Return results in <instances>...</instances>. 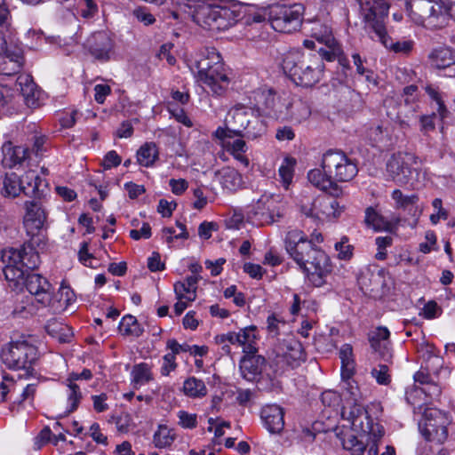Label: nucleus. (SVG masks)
Segmentation results:
<instances>
[{"label": "nucleus", "instance_id": "e2e57ef3", "mask_svg": "<svg viewBox=\"0 0 455 455\" xmlns=\"http://www.w3.org/2000/svg\"><path fill=\"white\" fill-rule=\"evenodd\" d=\"M163 365L161 367V373L164 376H168L171 371H174L177 367V363H175V356L173 354H166L163 357Z\"/></svg>", "mask_w": 455, "mask_h": 455}, {"label": "nucleus", "instance_id": "de8ad7c7", "mask_svg": "<svg viewBox=\"0 0 455 455\" xmlns=\"http://www.w3.org/2000/svg\"><path fill=\"white\" fill-rule=\"evenodd\" d=\"M20 180L22 185L28 188L26 189L29 192V196H36L39 192L43 181L36 172L33 170L26 172L24 175L20 177Z\"/></svg>", "mask_w": 455, "mask_h": 455}, {"label": "nucleus", "instance_id": "4be33fe9", "mask_svg": "<svg viewBox=\"0 0 455 455\" xmlns=\"http://www.w3.org/2000/svg\"><path fill=\"white\" fill-rule=\"evenodd\" d=\"M253 115L254 112L251 108L236 106L228 111L225 119V124L227 128L234 131L233 132L241 137L242 131L248 127L251 116Z\"/></svg>", "mask_w": 455, "mask_h": 455}, {"label": "nucleus", "instance_id": "37998d69", "mask_svg": "<svg viewBox=\"0 0 455 455\" xmlns=\"http://www.w3.org/2000/svg\"><path fill=\"white\" fill-rule=\"evenodd\" d=\"M118 330L124 336L140 337L143 332V329L140 328L136 317L131 315H124L121 319Z\"/></svg>", "mask_w": 455, "mask_h": 455}, {"label": "nucleus", "instance_id": "680f3d73", "mask_svg": "<svg viewBox=\"0 0 455 455\" xmlns=\"http://www.w3.org/2000/svg\"><path fill=\"white\" fill-rule=\"evenodd\" d=\"M341 379L344 383V388L350 394L352 399L357 402L361 395L356 382L352 377Z\"/></svg>", "mask_w": 455, "mask_h": 455}, {"label": "nucleus", "instance_id": "7ed1b4c3", "mask_svg": "<svg viewBox=\"0 0 455 455\" xmlns=\"http://www.w3.org/2000/svg\"><path fill=\"white\" fill-rule=\"evenodd\" d=\"M324 58L315 52L291 51L284 55L283 69L298 85L313 86L323 75Z\"/></svg>", "mask_w": 455, "mask_h": 455}, {"label": "nucleus", "instance_id": "b1692460", "mask_svg": "<svg viewBox=\"0 0 455 455\" xmlns=\"http://www.w3.org/2000/svg\"><path fill=\"white\" fill-rule=\"evenodd\" d=\"M284 411L276 404L265 406L261 411V419L265 427L271 434H280L284 427Z\"/></svg>", "mask_w": 455, "mask_h": 455}, {"label": "nucleus", "instance_id": "412c9836", "mask_svg": "<svg viewBox=\"0 0 455 455\" xmlns=\"http://www.w3.org/2000/svg\"><path fill=\"white\" fill-rule=\"evenodd\" d=\"M20 390L22 393L13 401V403L20 404L28 399L32 400L36 390V384L29 383L24 387L22 383L15 381L12 378L3 377V380L0 383V402L5 401L9 393L12 394Z\"/></svg>", "mask_w": 455, "mask_h": 455}, {"label": "nucleus", "instance_id": "ddd939ff", "mask_svg": "<svg viewBox=\"0 0 455 455\" xmlns=\"http://www.w3.org/2000/svg\"><path fill=\"white\" fill-rule=\"evenodd\" d=\"M359 5L360 14L372 28L375 35L378 27L385 28V19L387 17L389 5L385 0H355Z\"/></svg>", "mask_w": 455, "mask_h": 455}, {"label": "nucleus", "instance_id": "4468645a", "mask_svg": "<svg viewBox=\"0 0 455 455\" xmlns=\"http://www.w3.org/2000/svg\"><path fill=\"white\" fill-rule=\"evenodd\" d=\"M310 32L313 39L319 44H324L326 47V49L323 47L317 49V53L328 61L334 60L339 53V47L332 35L331 29L325 24L314 21Z\"/></svg>", "mask_w": 455, "mask_h": 455}, {"label": "nucleus", "instance_id": "5701e85b", "mask_svg": "<svg viewBox=\"0 0 455 455\" xmlns=\"http://www.w3.org/2000/svg\"><path fill=\"white\" fill-rule=\"evenodd\" d=\"M4 257H9L12 262L20 264L26 272L37 267L40 262L39 254L31 247L10 248L4 251Z\"/></svg>", "mask_w": 455, "mask_h": 455}, {"label": "nucleus", "instance_id": "5fc2aeb1", "mask_svg": "<svg viewBox=\"0 0 455 455\" xmlns=\"http://www.w3.org/2000/svg\"><path fill=\"white\" fill-rule=\"evenodd\" d=\"M371 374L379 385L387 386L391 381L389 369L385 364H379L378 366L374 367L371 370Z\"/></svg>", "mask_w": 455, "mask_h": 455}, {"label": "nucleus", "instance_id": "69168bd1", "mask_svg": "<svg viewBox=\"0 0 455 455\" xmlns=\"http://www.w3.org/2000/svg\"><path fill=\"white\" fill-rule=\"evenodd\" d=\"M426 91L428 93V95L436 101V104L438 106L437 112H438L440 118L443 120L446 116L448 111H447L443 102L441 100V98H440L438 92L431 87H427Z\"/></svg>", "mask_w": 455, "mask_h": 455}, {"label": "nucleus", "instance_id": "20e7f679", "mask_svg": "<svg viewBox=\"0 0 455 455\" xmlns=\"http://www.w3.org/2000/svg\"><path fill=\"white\" fill-rule=\"evenodd\" d=\"M407 11L424 26L442 28L455 17V0H412L407 3Z\"/></svg>", "mask_w": 455, "mask_h": 455}, {"label": "nucleus", "instance_id": "6e6d98bb", "mask_svg": "<svg viewBox=\"0 0 455 455\" xmlns=\"http://www.w3.org/2000/svg\"><path fill=\"white\" fill-rule=\"evenodd\" d=\"M177 227L180 229V233L175 234V230L172 228H164L162 232L166 236V243H172L173 239H187L188 237V233L186 230V226L179 221H177Z\"/></svg>", "mask_w": 455, "mask_h": 455}, {"label": "nucleus", "instance_id": "c9c22d12", "mask_svg": "<svg viewBox=\"0 0 455 455\" xmlns=\"http://www.w3.org/2000/svg\"><path fill=\"white\" fill-rule=\"evenodd\" d=\"M219 65H224L220 54L214 49H205L196 60L197 72H203Z\"/></svg>", "mask_w": 455, "mask_h": 455}, {"label": "nucleus", "instance_id": "864d4df0", "mask_svg": "<svg viewBox=\"0 0 455 455\" xmlns=\"http://www.w3.org/2000/svg\"><path fill=\"white\" fill-rule=\"evenodd\" d=\"M334 248L338 252V258L343 260H348L353 256L354 247L348 243V238L343 236L339 242L334 244Z\"/></svg>", "mask_w": 455, "mask_h": 455}, {"label": "nucleus", "instance_id": "338daca9", "mask_svg": "<svg viewBox=\"0 0 455 455\" xmlns=\"http://www.w3.org/2000/svg\"><path fill=\"white\" fill-rule=\"evenodd\" d=\"M169 110L178 122L183 124L188 127L192 126L191 120L188 118V116L186 115L182 108L178 107H172V105H170Z\"/></svg>", "mask_w": 455, "mask_h": 455}, {"label": "nucleus", "instance_id": "cd10ccee", "mask_svg": "<svg viewBox=\"0 0 455 455\" xmlns=\"http://www.w3.org/2000/svg\"><path fill=\"white\" fill-rule=\"evenodd\" d=\"M14 89L21 93L28 106L36 104L37 91L31 76L20 74L15 82Z\"/></svg>", "mask_w": 455, "mask_h": 455}, {"label": "nucleus", "instance_id": "39448f33", "mask_svg": "<svg viewBox=\"0 0 455 455\" xmlns=\"http://www.w3.org/2000/svg\"><path fill=\"white\" fill-rule=\"evenodd\" d=\"M1 358L8 368L22 370L25 371L24 376H31L34 373V364L38 359V350L35 345L21 337L2 347Z\"/></svg>", "mask_w": 455, "mask_h": 455}, {"label": "nucleus", "instance_id": "603ef678", "mask_svg": "<svg viewBox=\"0 0 455 455\" xmlns=\"http://www.w3.org/2000/svg\"><path fill=\"white\" fill-rule=\"evenodd\" d=\"M176 299H185L187 301H194L196 298V291L188 286L183 281L174 283Z\"/></svg>", "mask_w": 455, "mask_h": 455}, {"label": "nucleus", "instance_id": "052dcab7", "mask_svg": "<svg viewBox=\"0 0 455 455\" xmlns=\"http://www.w3.org/2000/svg\"><path fill=\"white\" fill-rule=\"evenodd\" d=\"M99 12L98 5L94 0H83V5L80 8V14L84 19H92Z\"/></svg>", "mask_w": 455, "mask_h": 455}, {"label": "nucleus", "instance_id": "a211bd4d", "mask_svg": "<svg viewBox=\"0 0 455 455\" xmlns=\"http://www.w3.org/2000/svg\"><path fill=\"white\" fill-rule=\"evenodd\" d=\"M28 291L35 297L42 307L51 304L52 284L39 274L28 273L23 281Z\"/></svg>", "mask_w": 455, "mask_h": 455}, {"label": "nucleus", "instance_id": "473e14b6", "mask_svg": "<svg viewBox=\"0 0 455 455\" xmlns=\"http://www.w3.org/2000/svg\"><path fill=\"white\" fill-rule=\"evenodd\" d=\"M13 33L10 11L5 1L0 0V50H3L5 46V40H11Z\"/></svg>", "mask_w": 455, "mask_h": 455}, {"label": "nucleus", "instance_id": "393cba45", "mask_svg": "<svg viewBox=\"0 0 455 455\" xmlns=\"http://www.w3.org/2000/svg\"><path fill=\"white\" fill-rule=\"evenodd\" d=\"M3 159L4 167L13 168L21 164L28 156V149L20 146H14L11 141H6L2 146Z\"/></svg>", "mask_w": 455, "mask_h": 455}, {"label": "nucleus", "instance_id": "58836bf2", "mask_svg": "<svg viewBox=\"0 0 455 455\" xmlns=\"http://www.w3.org/2000/svg\"><path fill=\"white\" fill-rule=\"evenodd\" d=\"M4 251L2 254V259L5 263V267L3 269L5 279L10 282H15L17 283L20 281H24L27 274L26 270L23 269L20 264L12 262L11 258L6 257L4 259Z\"/></svg>", "mask_w": 455, "mask_h": 455}, {"label": "nucleus", "instance_id": "f3484780", "mask_svg": "<svg viewBox=\"0 0 455 455\" xmlns=\"http://www.w3.org/2000/svg\"><path fill=\"white\" fill-rule=\"evenodd\" d=\"M234 131L228 128L219 127L214 132V136L220 140L221 146L229 152L237 161L244 166H248L250 162L244 153L247 151V146L243 140L241 138H235L237 136Z\"/></svg>", "mask_w": 455, "mask_h": 455}, {"label": "nucleus", "instance_id": "a878e982", "mask_svg": "<svg viewBox=\"0 0 455 455\" xmlns=\"http://www.w3.org/2000/svg\"><path fill=\"white\" fill-rule=\"evenodd\" d=\"M428 62L433 68L446 69L455 65V51L448 46H439L428 54Z\"/></svg>", "mask_w": 455, "mask_h": 455}, {"label": "nucleus", "instance_id": "0eeeda50", "mask_svg": "<svg viewBox=\"0 0 455 455\" xmlns=\"http://www.w3.org/2000/svg\"><path fill=\"white\" fill-rule=\"evenodd\" d=\"M341 416L351 424L355 431L361 432L363 435L369 436V440L372 443L369 449V453L377 455V443L384 435L383 427L379 423L373 422L363 405L355 401L348 409H342Z\"/></svg>", "mask_w": 455, "mask_h": 455}, {"label": "nucleus", "instance_id": "dca6fc26", "mask_svg": "<svg viewBox=\"0 0 455 455\" xmlns=\"http://www.w3.org/2000/svg\"><path fill=\"white\" fill-rule=\"evenodd\" d=\"M84 45L94 59L106 62L114 52L115 44L108 32L97 31L86 39Z\"/></svg>", "mask_w": 455, "mask_h": 455}, {"label": "nucleus", "instance_id": "bb28decb", "mask_svg": "<svg viewBox=\"0 0 455 455\" xmlns=\"http://www.w3.org/2000/svg\"><path fill=\"white\" fill-rule=\"evenodd\" d=\"M265 359L262 356L246 355L240 362L242 375L247 380H253L262 371Z\"/></svg>", "mask_w": 455, "mask_h": 455}, {"label": "nucleus", "instance_id": "9b49d317", "mask_svg": "<svg viewBox=\"0 0 455 455\" xmlns=\"http://www.w3.org/2000/svg\"><path fill=\"white\" fill-rule=\"evenodd\" d=\"M337 196H323L316 197L311 204L301 206V212L315 222H323L339 217L343 207L335 198Z\"/></svg>", "mask_w": 455, "mask_h": 455}, {"label": "nucleus", "instance_id": "423d86ee", "mask_svg": "<svg viewBox=\"0 0 455 455\" xmlns=\"http://www.w3.org/2000/svg\"><path fill=\"white\" fill-rule=\"evenodd\" d=\"M388 177L397 185H411L425 180V172L420 169L418 157L411 153L393 154L386 164Z\"/></svg>", "mask_w": 455, "mask_h": 455}, {"label": "nucleus", "instance_id": "c03bdc74", "mask_svg": "<svg viewBox=\"0 0 455 455\" xmlns=\"http://www.w3.org/2000/svg\"><path fill=\"white\" fill-rule=\"evenodd\" d=\"M183 391L186 395L193 398L203 397L207 394V388L203 380L195 377L188 378L183 384Z\"/></svg>", "mask_w": 455, "mask_h": 455}, {"label": "nucleus", "instance_id": "2f4dec72", "mask_svg": "<svg viewBox=\"0 0 455 455\" xmlns=\"http://www.w3.org/2000/svg\"><path fill=\"white\" fill-rule=\"evenodd\" d=\"M216 176L222 188L229 191L238 189L243 183L241 174L234 168H222L216 173Z\"/></svg>", "mask_w": 455, "mask_h": 455}, {"label": "nucleus", "instance_id": "3c124183", "mask_svg": "<svg viewBox=\"0 0 455 455\" xmlns=\"http://www.w3.org/2000/svg\"><path fill=\"white\" fill-rule=\"evenodd\" d=\"M68 387L69 389L68 395V409L66 413L69 414L77 409L82 399V393L80 391L79 386L76 383L68 384Z\"/></svg>", "mask_w": 455, "mask_h": 455}, {"label": "nucleus", "instance_id": "13d9d810", "mask_svg": "<svg viewBox=\"0 0 455 455\" xmlns=\"http://www.w3.org/2000/svg\"><path fill=\"white\" fill-rule=\"evenodd\" d=\"M443 313L441 307L435 300H429L422 308L419 314L426 319H435L439 317Z\"/></svg>", "mask_w": 455, "mask_h": 455}, {"label": "nucleus", "instance_id": "bf43d9fd", "mask_svg": "<svg viewBox=\"0 0 455 455\" xmlns=\"http://www.w3.org/2000/svg\"><path fill=\"white\" fill-rule=\"evenodd\" d=\"M279 176L284 188H287L293 177V163L290 159H285V163L279 167Z\"/></svg>", "mask_w": 455, "mask_h": 455}, {"label": "nucleus", "instance_id": "6ab92c4d", "mask_svg": "<svg viewBox=\"0 0 455 455\" xmlns=\"http://www.w3.org/2000/svg\"><path fill=\"white\" fill-rule=\"evenodd\" d=\"M197 79L217 95H221L229 84L224 65H217L203 72H197Z\"/></svg>", "mask_w": 455, "mask_h": 455}, {"label": "nucleus", "instance_id": "f8f14e48", "mask_svg": "<svg viewBox=\"0 0 455 455\" xmlns=\"http://www.w3.org/2000/svg\"><path fill=\"white\" fill-rule=\"evenodd\" d=\"M196 19L198 22L202 20L208 29L225 30L235 24L238 14L225 6H205L198 11Z\"/></svg>", "mask_w": 455, "mask_h": 455}, {"label": "nucleus", "instance_id": "c756f323", "mask_svg": "<svg viewBox=\"0 0 455 455\" xmlns=\"http://www.w3.org/2000/svg\"><path fill=\"white\" fill-rule=\"evenodd\" d=\"M59 299H54L51 294V304L45 305L52 314H58L66 310L68 306L76 301V295L68 286H61L59 291Z\"/></svg>", "mask_w": 455, "mask_h": 455}, {"label": "nucleus", "instance_id": "f257e3e1", "mask_svg": "<svg viewBox=\"0 0 455 455\" xmlns=\"http://www.w3.org/2000/svg\"><path fill=\"white\" fill-rule=\"evenodd\" d=\"M284 244L287 253L307 274L309 282L316 287L323 286L331 272L328 255L308 241L307 236L299 229L287 232Z\"/></svg>", "mask_w": 455, "mask_h": 455}, {"label": "nucleus", "instance_id": "09e8293b", "mask_svg": "<svg viewBox=\"0 0 455 455\" xmlns=\"http://www.w3.org/2000/svg\"><path fill=\"white\" fill-rule=\"evenodd\" d=\"M365 223L376 231L387 230L389 223L372 208H367L365 212Z\"/></svg>", "mask_w": 455, "mask_h": 455}, {"label": "nucleus", "instance_id": "aec40b11", "mask_svg": "<svg viewBox=\"0 0 455 455\" xmlns=\"http://www.w3.org/2000/svg\"><path fill=\"white\" fill-rule=\"evenodd\" d=\"M7 42L5 40V46L0 50V75L4 76L18 74L24 61L22 51L17 47H8Z\"/></svg>", "mask_w": 455, "mask_h": 455}, {"label": "nucleus", "instance_id": "1a4fd4ad", "mask_svg": "<svg viewBox=\"0 0 455 455\" xmlns=\"http://www.w3.org/2000/svg\"><path fill=\"white\" fill-rule=\"evenodd\" d=\"M285 212V205L278 196H262L247 212L248 219L260 225L279 221Z\"/></svg>", "mask_w": 455, "mask_h": 455}, {"label": "nucleus", "instance_id": "e433bc0d", "mask_svg": "<svg viewBox=\"0 0 455 455\" xmlns=\"http://www.w3.org/2000/svg\"><path fill=\"white\" fill-rule=\"evenodd\" d=\"M336 435L343 448L351 451L353 455H362L364 452L366 448L364 443L359 440L353 433L337 432Z\"/></svg>", "mask_w": 455, "mask_h": 455}, {"label": "nucleus", "instance_id": "a18cd8bd", "mask_svg": "<svg viewBox=\"0 0 455 455\" xmlns=\"http://www.w3.org/2000/svg\"><path fill=\"white\" fill-rule=\"evenodd\" d=\"M153 379V375L149 365L141 363L133 366L132 371V380L135 386L145 385Z\"/></svg>", "mask_w": 455, "mask_h": 455}, {"label": "nucleus", "instance_id": "7c9ffc66", "mask_svg": "<svg viewBox=\"0 0 455 455\" xmlns=\"http://www.w3.org/2000/svg\"><path fill=\"white\" fill-rule=\"evenodd\" d=\"M26 188H28L20 183V177L12 172L5 175L1 194L3 196L9 198H15L21 192L26 196H29V192Z\"/></svg>", "mask_w": 455, "mask_h": 455}, {"label": "nucleus", "instance_id": "2eb2a0df", "mask_svg": "<svg viewBox=\"0 0 455 455\" xmlns=\"http://www.w3.org/2000/svg\"><path fill=\"white\" fill-rule=\"evenodd\" d=\"M24 210L23 225L28 235L33 236L44 227L47 212L43 203L38 199L25 201Z\"/></svg>", "mask_w": 455, "mask_h": 455}, {"label": "nucleus", "instance_id": "0e129e2a", "mask_svg": "<svg viewBox=\"0 0 455 455\" xmlns=\"http://www.w3.org/2000/svg\"><path fill=\"white\" fill-rule=\"evenodd\" d=\"M321 400L323 405L328 407L338 406L340 403L339 395L336 392L331 390L323 392L322 394Z\"/></svg>", "mask_w": 455, "mask_h": 455}, {"label": "nucleus", "instance_id": "8fccbe9b", "mask_svg": "<svg viewBox=\"0 0 455 455\" xmlns=\"http://www.w3.org/2000/svg\"><path fill=\"white\" fill-rule=\"evenodd\" d=\"M392 199L395 202L397 208L407 209L417 204L419 197L416 195L404 196L400 189L392 193Z\"/></svg>", "mask_w": 455, "mask_h": 455}, {"label": "nucleus", "instance_id": "ea45409f", "mask_svg": "<svg viewBox=\"0 0 455 455\" xmlns=\"http://www.w3.org/2000/svg\"><path fill=\"white\" fill-rule=\"evenodd\" d=\"M310 114L309 106L301 100H295L286 106V115L296 122L300 123L306 120Z\"/></svg>", "mask_w": 455, "mask_h": 455}, {"label": "nucleus", "instance_id": "a19ab883", "mask_svg": "<svg viewBox=\"0 0 455 455\" xmlns=\"http://www.w3.org/2000/svg\"><path fill=\"white\" fill-rule=\"evenodd\" d=\"M158 157V150L155 143H145L137 152V161L144 167H150Z\"/></svg>", "mask_w": 455, "mask_h": 455}, {"label": "nucleus", "instance_id": "774afa93", "mask_svg": "<svg viewBox=\"0 0 455 455\" xmlns=\"http://www.w3.org/2000/svg\"><path fill=\"white\" fill-rule=\"evenodd\" d=\"M240 336L238 335V332L230 331L226 334L218 335L215 337V342L217 344H224V343H230L233 345L239 346V342L241 341Z\"/></svg>", "mask_w": 455, "mask_h": 455}, {"label": "nucleus", "instance_id": "f704fd0d", "mask_svg": "<svg viewBox=\"0 0 455 455\" xmlns=\"http://www.w3.org/2000/svg\"><path fill=\"white\" fill-rule=\"evenodd\" d=\"M257 328L254 325H251L241 329L238 331L241 341L239 347H243V352L245 355H252L257 352L256 341L258 339Z\"/></svg>", "mask_w": 455, "mask_h": 455}, {"label": "nucleus", "instance_id": "4d7b16f0", "mask_svg": "<svg viewBox=\"0 0 455 455\" xmlns=\"http://www.w3.org/2000/svg\"><path fill=\"white\" fill-rule=\"evenodd\" d=\"M177 417L179 419L178 424L183 428L193 429L197 426L196 414L188 413L185 411H179L177 412Z\"/></svg>", "mask_w": 455, "mask_h": 455}, {"label": "nucleus", "instance_id": "6e6552de", "mask_svg": "<svg viewBox=\"0 0 455 455\" xmlns=\"http://www.w3.org/2000/svg\"><path fill=\"white\" fill-rule=\"evenodd\" d=\"M304 12L305 7L302 4L275 5L269 12L271 27L281 33L296 31L302 24Z\"/></svg>", "mask_w": 455, "mask_h": 455}, {"label": "nucleus", "instance_id": "c85d7f7f", "mask_svg": "<svg viewBox=\"0 0 455 455\" xmlns=\"http://www.w3.org/2000/svg\"><path fill=\"white\" fill-rule=\"evenodd\" d=\"M376 36L387 49L395 53L408 54L411 52L414 45V42L411 40L394 42L393 39L387 36L386 28H381L378 27V34Z\"/></svg>", "mask_w": 455, "mask_h": 455}, {"label": "nucleus", "instance_id": "4c0bfd02", "mask_svg": "<svg viewBox=\"0 0 455 455\" xmlns=\"http://www.w3.org/2000/svg\"><path fill=\"white\" fill-rule=\"evenodd\" d=\"M339 358L341 361V378L353 377L355 370L353 348L349 344H344L339 349Z\"/></svg>", "mask_w": 455, "mask_h": 455}, {"label": "nucleus", "instance_id": "72a5a7b5", "mask_svg": "<svg viewBox=\"0 0 455 455\" xmlns=\"http://www.w3.org/2000/svg\"><path fill=\"white\" fill-rule=\"evenodd\" d=\"M175 440L176 434L174 429L164 424H159L153 435V444L157 449L169 448Z\"/></svg>", "mask_w": 455, "mask_h": 455}, {"label": "nucleus", "instance_id": "9d476101", "mask_svg": "<svg viewBox=\"0 0 455 455\" xmlns=\"http://www.w3.org/2000/svg\"><path fill=\"white\" fill-rule=\"evenodd\" d=\"M448 419L437 409L425 410L419 422V429L427 441L443 443L448 437Z\"/></svg>", "mask_w": 455, "mask_h": 455}, {"label": "nucleus", "instance_id": "f03ea898", "mask_svg": "<svg viewBox=\"0 0 455 455\" xmlns=\"http://www.w3.org/2000/svg\"><path fill=\"white\" fill-rule=\"evenodd\" d=\"M357 172L355 160L348 157L341 150L330 149L322 156L321 169L309 171L307 179L315 188L331 196H339L342 190L338 182H348Z\"/></svg>", "mask_w": 455, "mask_h": 455}, {"label": "nucleus", "instance_id": "49530a36", "mask_svg": "<svg viewBox=\"0 0 455 455\" xmlns=\"http://www.w3.org/2000/svg\"><path fill=\"white\" fill-rule=\"evenodd\" d=\"M244 133L241 137H245L249 140H255L261 137L266 132V124L255 114L251 116L248 127L243 130Z\"/></svg>", "mask_w": 455, "mask_h": 455}, {"label": "nucleus", "instance_id": "79ce46f5", "mask_svg": "<svg viewBox=\"0 0 455 455\" xmlns=\"http://www.w3.org/2000/svg\"><path fill=\"white\" fill-rule=\"evenodd\" d=\"M258 102L261 103L269 114L273 112L277 116L283 113L282 108L277 106L278 98L274 90L263 89L258 93Z\"/></svg>", "mask_w": 455, "mask_h": 455}]
</instances>
